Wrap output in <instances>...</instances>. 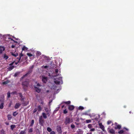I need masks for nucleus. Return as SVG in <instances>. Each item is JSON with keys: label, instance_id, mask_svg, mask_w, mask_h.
Here are the masks:
<instances>
[{"label": "nucleus", "instance_id": "23", "mask_svg": "<svg viewBox=\"0 0 134 134\" xmlns=\"http://www.w3.org/2000/svg\"><path fill=\"white\" fill-rule=\"evenodd\" d=\"M9 57L6 54H4V55L3 57V58L4 59H5V60L7 59Z\"/></svg>", "mask_w": 134, "mask_h": 134}, {"label": "nucleus", "instance_id": "48", "mask_svg": "<svg viewBox=\"0 0 134 134\" xmlns=\"http://www.w3.org/2000/svg\"><path fill=\"white\" fill-rule=\"evenodd\" d=\"M37 55H40L41 54V53L39 52H37Z\"/></svg>", "mask_w": 134, "mask_h": 134}, {"label": "nucleus", "instance_id": "22", "mask_svg": "<svg viewBox=\"0 0 134 134\" xmlns=\"http://www.w3.org/2000/svg\"><path fill=\"white\" fill-rule=\"evenodd\" d=\"M34 120H32L31 121V124L30 125V127H32L34 123Z\"/></svg>", "mask_w": 134, "mask_h": 134}, {"label": "nucleus", "instance_id": "36", "mask_svg": "<svg viewBox=\"0 0 134 134\" xmlns=\"http://www.w3.org/2000/svg\"><path fill=\"white\" fill-rule=\"evenodd\" d=\"M79 110H82L84 109V108L82 106H80L79 107Z\"/></svg>", "mask_w": 134, "mask_h": 134}, {"label": "nucleus", "instance_id": "51", "mask_svg": "<svg viewBox=\"0 0 134 134\" xmlns=\"http://www.w3.org/2000/svg\"><path fill=\"white\" fill-rule=\"evenodd\" d=\"M36 86H37L40 87V86H41V85L39 83H38L37 84Z\"/></svg>", "mask_w": 134, "mask_h": 134}, {"label": "nucleus", "instance_id": "60", "mask_svg": "<svg viewBox=\"0 0 134 134\" xmlns=\"http://www.w3.org/2000/svg\"><path fill=\"white\" fill-rule=\"evenodd\" d=\"M85 100H88V99L87 98H86L85 99Z\"/></svg>", "mask_w": 134, "mask_h": 134}, {"label": "nucleus", "instance_id": "18", "mask_svg": "<svg viewBox=\"0 0 134 134\" xmlns=\"http://www.w3.org/2000/svg\"><path fill=\"white\" fill-rule=\"evenodd\" d=\"M11 54L12 55L14 56L15 57H16L18 55V54L17 53H12Z\"/></svg>", "mask_w": 134, "mask_h": 134}, {"label": "nucleus", "instance_id": "45", "mask_svg": "<svg viewBox=\"0 0 134 134\" xmlns=\"http://www.w3.org/2000/svg\"><path fill=\"white\" fill-rule=\"evenodd\" d=\"M37 108H35L34 111H33V113H34L36 112V111H37Z\"/></svg>", "mask_w": 134, "mask_h": 134}, {"label": "nucleus", "instance_id": "47", "mask_svg": "<svg viewBox=\"0 0 134 134\" xmlns=\"http://www.w3.org/2000/svg\"><path fill=\"white\" fill-rule=\"evenodd\" d=\"M50 133V134H55V133L54 131H51Z\"/></svg>", "mask_w": 134, "mask_h": 134}, {"label": "nucleus", "instance_id": "40", "mask_svg": "<svg viewBox=\"0 0 134 134\" xmlns=\"http://www.w3.org/2000/svg\"><path fill=\"white\" fill-rule=\"evenodd\" d=\"M112 123V121L110 120H109L107 122V124L109 125Z\"/></svg>", "mask_w": 134, "mask_h": 134}, {"label": "nucleus", "instance_id": "32", "mask_svg": "<svg viewBox=\"0 0 134 134\" xmlns=\"http://www.w3.org/2000/svg\"><path fill=\"white\" fill-rule=\"evenodd\" d=\"M124 132V131L123 130H121L119 131L118 132V133L119 134H122Z\"/></svg>", "mask_w": 134, "mask_h": 134}, {"label": "nucleus", "instance_id": "10", "mask_svg": "<svg viewBox=\"0 0 134 134\" xmlns=\"http://www.w3.org/2000/svg\"><path fill=\"white\" fill-rule=\"evenodd\" d=\"M74 108V107L72 105H70L68 107V109L70 111L73 110Z\"/></svg>", "mask_w": 134, "mask_h": 134}, {"label": "nucleus", "instance_id": "62", "mask_svg": "<svg viewBox=\"0 0 134 134\" xmlns=\"http://www.w3.org/2000/svg\"><path fill=\"white\" fill-rule=\"evenodd\" d=\"M49 92V90H47V92Z\"/></svg>", "mask_w": 134, "mask_h": 134}, {"label": "nucleus", "instance_id": "7", "mask_svg": "<svg viewBox=\"0 0 134 134\" xmlns=\"http://www.w3.org/2000/svg\"><path fill=\"white\" fill-rule=\"evenodd\" d=\"M42 82L44 83H46L47 81V78L46 77L42 76Z\"/></svg>", "mask_w": 134, "mask_h": 134}, {"label": "nucleus", "instance_id": "24", "mask_svg": "<svg viewBox=\"0 0 134 134\" xmlns=\"http://www.w3.org/2000/svg\"><path fill=\"white\" fill-rule=\"evenodd\" d=\"M42 115L43 116V118L44 119H46L47 118V117L46 116V115L45 113H42Z\"/></svg>", "mask_w": 134, "mask_h": 134}, {"label": "nucleus", "instance_id": "27", "mask_svg": "<svg viewBox=\"0 0 134 134\" xmlns=\"http://www.w3.org/2000/svg\"><path fill=\"white\" fill-rule=\"evenodd\" d=\"M18 113L16 112V111H15L13 112V115L14 116H16L18 114Z\"/></svg>", "mask_w": 134, "mask_h": 134}, {"label": "nucleus", "instance_id": "46", "mask_svg": "<svg viewBox=\"0 0 134 134\" xmlns=\"http://www.w3.org/2000/svg\"><path fill=\"white\" fill-rule=\"evenodd\" d=\"M19 73L18 72H16L15 73L14 76V77H15L18 76V75L19 74Z\"/></svg>", "mask_w": 134, "mask_h": 134}, {"label": "nucleus", "instance_id": "30", "mask_svg": "<svg viewBox=\"0 0 134 134\" xmlns=\"http://www.w3.org/2000/svg\"><path fill=\"white\" fill-rule=\"evenodd\" d=\"M33 132V129L32 128H30L28 132L29 133L32 132Z\"/></svg>", "mask_w": 134, "mask_h": 134}, {"label": "nucleus", "instance_id": "50", "mask_svg": "<svg viewBox=\"0 0 134 134\" xmlns=\"http://www.w3.org/2000/svg\"><path fill=\"white\" fill-rule=\"evenodd\" d=\"M95 130V129L94 128H92L91 129L90 131H93Z\"/></svg>", "mask_w": 134, "mask_h": 134}, {"label": "nucleus", "instance_id": "53", "mask_svg": "<svg viewBox=\"0 0 134 134\" xmlns=\"http://www.w3.org/2000/svg\"><path fill=\"white\" fill-rule=\"evenodd\" d=\"M14 63V62H13L12 63H11L10 64H9V65H11V66H12V65H13Z\"/></svg>", "mask_w": 134, "mask_h": 134}, {"label": "nucleus", "instance_id": "31", "mask_svg": "<svg viewBox=\"0 0 134 134\" xmlns=\"http://www.w3.org/2000/svg\"><path fill=\"white\" fill-rule=\"evenodd\" d=\"M47 131L49 132H51L52 131V129L49 127H47Z\"/></svg>", "mask_w": 134, "mask_h": 134}, {"label": "nucleus", "instance_id": "28", "mask_svg": "<svg viewBox=\"0 0 134 134\" xmlns=\"http://www.w3.org/2000/svg\"><path fill=\"white\" fill-rule=\"evenodd\" d=\"M14 66H10L9 67V70L10 71L12 70L14 68Z\"/></svg>", "mask_w": 134, "mask_h": 134}, {"label": "nucleus", "instance_id": "4", "mask_svg": "<svg viewBox=\"0 0 134 134\" xmlns=\"http://www.w3.org/2000/svg\"><path fill=\"white\" fill-rule=\"evenodd\" d=\"M44 123V120L43 119L42 116H41L39 118V123L41 125L43 126Z\"/></svg>", "mask_w": 134, "mask_h": 134}, {"label": "nucleus", "instance_id": "6", "mask_svg": "<svg viewBox=\"0 0 134 134\" xmlns=\"http://www.w3.org/2000/svg\"><path fill=\"white\" fill-rule=\"evenodd\" d=\"M32 71V69H31L30 70H29L25 74V75H24L21 77V79H23L24 78L25 76H27L29 74L31 73Z\"/></svg>", "mask_w": 134, "mask_h": 134}, {"label": "nucleus", "instance_id": "21", "mask_svg": "<svg viewBox=\"0 0 134 134\" xmlns=\"http://www.w3.org/2000/svg\"><path fill=\"white\" fill-rule=\"evenodd\" d=\"M28 48H27L25 46H24L22 49V51H26L27 50Z\"/></svg>", "mask_w": 134, "mask_h": 134}, {"label": "nucleus", "instance_id": "54", "mask_svg": "<svg viewBox=\"0 0 134 134\" xmlns=\"http://www.w3.org/2000/svg\"><path fill=\"white\" fill-rule=\"evenodd\" d=\"M5 124L7 125H9V124L8 122H6L5 123Z\"/></svg>", "mask_w": 134, "mask_h": 134}, {"label": "nucleus", "instance_id": "33", "mask_svg": "<svg viewBox=\"0 0 134 134\" xmlns=\"http://www.w3.org/2000/svg\"><path fill=\"white\" fill-rule=\"evenodd\" d=\"M7 97L9 98L10 97V92L8 91L7 93Z\"/></svg>", "mask_w": 134, "mask_h": 134}, {"label": "nucleus", "instance_id": "12", "mask_svg": "<svg viewBox=\"0 0 134 134\" xmlns=\"http://www.w3.org/2000/svg\"><path fill=\"white\" fill-rule=\"evenodd\" d=\"M5 50V48L3 46H0V54L2 53Z\"/></svg>", "mask_w": 134, "mask_h": 134}, {"label": "nucleus", "instance_id": "42", "mask_svg": "<svg viewBox=\"0 0 134 134\" xmlns=\"http://www.w3.org/2000/svg\"><path fill=\"white\" fill-rule=\"evenodd\" d=\"M27 55L30 57H31L32 56V55L30 53H27Z\"/></svg>", "mask_w": 134, "mask_h": 134}, {"label": "nucleus", "instance_id": "38", "mask_svg": "<svg viewBox=\"0 0 134 134\" xmlns=\"http://www.w3.org/2000/svg\"><path fill=\"white\" fill-rule=\"evenodd\" d=\"M8 119L9 120H11L12 118V117L11 116V115H9L8 116Z\"/></svg>", "mask_w": 134, "mask_h": 134}, {"label": "nucleus", "instance_id": "44", "mask_svg": "<svg viewBox=\"0 0 134 134\" xmlns=\"http://www.w3.org/2000/svg\"><path fill=\"white\" fill-rule=\"evenodd\" d=\"M86 121L87 123H89L91 122V120H86Z\"/></svg>", "mask_w": 134, "mask_h": 134}, {"label": "nucleus", "instance_id": "55", "mask_svg": "<svg viewBox=\"0 0 134 134\" xmlns=\"http://www.w3.org/2000/svg\"><path fill=\"white\" fill-rule=\"evenodd\" d=\"M14 47H15V46H14V45H12V48H14Z\"/></svg>", "mask_w": 134, "mask_h": 134}, {"label": "nucleus", "instance_id": "37", "mask_svg": "<svg viewBox=\"0 0 134 134\" xmlns=\"http://www.w3.org/2000/svg\"><path fill=\"white\" fill-rule=\"evenodd\" d=\"M1 134H5V131L3 129H2L1 130Z\"/></svg>", "mask_w": 134, "mask_h": 134}, {"label": "nucleus", "instance_id": "41", "mask_svg": "<svg viewBox=\"0 0 134 134\" xmlns=\"http://www.w3.org/2000/svg\"><path fill=\"white\" fill-rule=\"evenodd\" d=\"M71 127L72 129L74 128L75 127V125L74 124H72L71 125Z\"/></svg>", "mask_w": 134, "mask_h": 134}, {"label": "nucleus", "instance_id": "19", "mask_svg": "<svg viewBox=\"0 0 134 134\" xmlns=\"http://www.w3.org/2000/svg\"><path fill=\"white\" fill-rule=\"evenodd\" d=\"M37 110L38 112H40L42 110V108L41 107V106L38 105L37 107Z\"/></svg>", "mask_w": 134, "mask_h": 134}, {"label": "nucleus", "instance_id": "43", "mask_svg": "<svg viewBox=\"0 0 134 134\" xmlns=\"http://www.w3.org/2000/svg\"><path fill=\"white\" fill-rule=\"evenodd\" d=\"M88 127L90 129H91L92 127V125L91 124H89L88 125Z\"/></svg>", "mask_w": 134, "mask_h": 134}, {"label": "nucleus", "instance_id": "11", "mask_svg": "<svg viewBox=\"0 0 134 134\" xmlns=\"http://www.w3.org/2000/svg\"><path fill=\"white\" fill-rule=\"evenodd\" d=\"M20 105L21 104L19 103H16L14 108L15 109H18L19 108Z\"/></svg>", "mask_w": 134, "mask_h": 134}, {"label": "nucleus", "instance_id": "35", "mask_svg": "<svg viewBox=\"0 0 134 134\" xmlns=\"http://www.w3.org/2000/svg\"><path fill=\"white\" fill-rule=\"evenodd\" d=\"M18 94H19V96L21 98H22L23 97V96L21 93H18Z\"/></svg>", "mask_w": 134, "mask_h": 134}, {"label": "nucleus", "instance_id": "29", "mask_svg": "<svg viewBox=\"0 0 134 134\" xmlns=\"http://www.w3.org/2000/svg\"><path fill=\"white\" fill-rule=\"evenodd\" d=\"M15 127V125H12L10 126L11 129L12 130H13Z\"/></svg>", "mask_w": 134, "mask_h": 134}, {"label": "nucleus", "instance_id": "17", "mask_svg": "<svg viewBox=\"0 0 134 134\" xmlns=\"http://www.w3.org/2000/svg\"><path fill=\"white\" fill-rule=\"evenodd\" d=\"M27 57H26L25 58H23V57L21 59H20V63H21V62H24V61H25Z\"/></svg>", "mask_w": 134, "mask_h": 134}, {"label": "nucleus", "instance_id": "5", "mask_svg": "<svg viewBox=\"0 0 134 134\" xmlns=\"http://www.w3.org/2000/svg\"><path fill=\"white\" fill-rule=\"evenodd\" d=\"M57 130L59 133H61L62 132V127L60 126H58L57 127Z\"/></svg>", "mask_w": 134, "mask_h": 134}, {"label": "nucleus", "instance_id": "2", "mask_svg": "<svg viewBox=\"0 0 134 134\" xmlns=\"http://www.w3.org/2000/svg\"><path fill=\"white\" fill-rule=\"evenodd\" d=\"M72 120L69 117L67 116L66 117L64 121V123L66 125L69 124L70 122H72Z\"/></svg>", "mask_w": 134, "mask_h": 134}, {"label": "nucleus", "instance_id": "20", "mask_svg": "<svg viewBox=\"0 0 134 134\" xmlns=\"http://www.w3.org/2000/svg\"><path fill=\"white\" fill-rule=\"evenodd\" d=\"M4 103L3 102H2L0 104V108L2 109L3 108Z\"/></svg>", "mask_w": 134, "mask_h": 134}, {"label": "nucleus", "instance_id": "57", "mask_svg": "<svg viewBox=\"0 0 134 134\" xmlns=\"http://www.w3.org/2000/svg\"><path fill=\"white\" fill-rule=\"evenodd\" d=\"M62 77H60L59 78V80H62Z\"/></svg>", "mask_w": 134, "mask_h": 134}, {"label": "nucleus", "instance_id": "34", "mask_svg": "<svg viewBox=\"0 0 134 134\" xmlns=\"http://www.w3.org/2000/svg\"><path fill=\"white\" fill-rule=\"evenodd\" d=\"M71 102L70 101H68L67 102H64V103L66 104H70Z\"/></svg>", "mask_w": 134, "mask_h": 134}, {"label": "nucleus", "instance_id": "61", "mask_svg": "<svg viewBox=\"0 0 134 134\" xmlns=\"http://www.w3.org/2000/svg\"><path fill=\"white\" fill-rule=\"evenodd\" d=\"M64 107V105H63L62 106V108H63V107Z\"/></svg>", "mask_w": 134, "mask_h": 134}, {"label": "nucleus", "instance_id": "64", "mask_svg": "<svg viewBox=\"0 0 134 134\" xmlns=\"http://www.w3.org/2000/svg\"><path fill=\"white\" fill-rule=\"evenodd\" d=\"M16 93V92H13V93Z\"/></svg>", "mask_w": 134, "mask_h": 134}, {"label": "nucleus", "instance_id": "13", "mask_svg": "<svg viewBox=\"0 0 134 134\" xmlns=\"http://www.w3.org/2000/svg\"><path fill=\"white\" fill-rule=\"evenodd\" d=\"M58 69H56L55 70V74H56L55 75H54V77H56L57 76L59 75V74H58Z\"/></svg>", "mask_w": 134, "mask_h": 134}, {"label": "nucleus", "instance_id": "16", "mask_svg": "<svg viewBox=\"0 0 134 134\" xmlns=\"http://www.w3.org/2000/svg\"><path fill=\"white\" fill-rule=\"evenodd\" d=\"M10 82V81L8 80H7L6 81H4L2 82V84L3 85H6L8 83H9Z\"/></svg>", "mask_w": 134, "mask_h": 134}, {"label": "nucleus", "instance_id": "9", "mask_svg": "<svg viewBox=\"0 0 134 134\" xmlns=\"http://www.w3.org/2000/svg\"><path fill=\"white\" fill-rule=\"evenodd\" d=\"M99 125L100 126V128L102 129V130L103 131H104L105 130H104V126L101 123H100L99 124Z\"/></svg>", "mask_w": 134, "mask_h": 134}, {"label": "nucleus", "instance_id": "63", "mask_svg": "<svg viewBox=\"0 0 134 134\" xmlns=\"http://www.w3.org/2000/svg\"><path fill=\"white\" fill-rule=\"evenodd\" d=\"M129 113H131V111H129Z\"/></svg>", "mask_w": 134, "mask_h": 134}, {"label": "nucleus", "instance_id": "52", "mask_svg": "<svg viewBox=\"0 0 134 134\" xmlns=\"http://www.w3.org/2000/svg\"><path fill=\"white\" fill-rule=\"evenodd\" d=\"M12 103V101H11L9 104V107H10L11 106Z\"/></svg>", "mask_w": 134, "mask_h": 134}, {"label": "nucleus", "instance_id": "39", "mask_svg": "<svg viewBox=\"0 0 134 134\" xmlns=\"http://www.w3.org/2000/svg\"><path fill=\"white\" fill-rule=\"evenodd\" d=\"M68 113V111L66 109H65L64 110L63 113L64 114H66Z\"/></svg>", "mask_w": 134, "mask_h": 134}, {"label": "nucleus", "instance_id": "3", "mask_svg": "<svg viewBox=\"0 0 134 134\" xmlns=\"http://www.w3.org/2000/svg\"><path fill=\"white\" fill-rule=\"evenodd\" d=\"M23 56V54L21 53L19 55V57L17 58V59H18L17 62H15V63L16 65H17L18 64L20 63V60L21 58Z\"/></svg>", "mask_w": 134, "mask_h": 134}, {"label": "nucleus", "instance_id": "56", "mask_svg": "<svg viewBox=\"0 0 134 134\" xmlns=\"http://www.w3.org/2000/svg\"><path fill=\"white\" fill-rule=\"evenodd\" d=\"M124 129H125V130H126L127 131H128V129H127V128H126L124 127Z\"/></svg>", "mask_w": 134, "mask_h": 134}, {"label": "nucleus", "instance_id": "49", "mask_svg": "<svg viewBox=\"0 0 134 134\" xmlns=\"http://www.w3.org/2000/svg\"><path fill=\"white\" fill-rule=\"evenodd\" d=\"M45 110L46 112H48V110L47 108H46L45 109Z\"/></svg>", "mask_w": 134, "mask_h": 134}, {"label": "nucleus", "instance_id": "15", "mask_svg": "<svg viewBox=\"0 0 134 134\" xmlns=\"http://www.w3.org/2000/svg\"><path fill=\"white\" fill-rule=\"evenodd\" d=\"M109 132L111 134H114L115 133V131L114 129H111L109 130Z\"/></svg>", "mask_w": 134, "mask_h": 134}, {"label": "nucleus", "instance_id": "1", "mask_svg": "<svg viewBox=\"0 0 134 134\" xmlns=\"http://www.w3.org/2000/svg\"><path fill=\"white\" fill-rule=\"evenodd\" d=\"M29 82L26 81L23 82L22 83L23 88L25 91H26L27 90V88L28 86Z\"/></svg>", "mask_w": 134, "mask_h": 134}, {"label": "nucleus", "instance_id": "14", "mask_svg": "<svg viewBox=\"0 0 134 134\" xmlns=\"http://www.w3.org/2000/svg\"><path fill=\"white\" fill-rule=\"evenodd\" d=\"M121 128V126L119 124H117L116 125V126L115 127L114 129H120Z\"/></svg>", "mask_w": 134, "mask_h": 134}, {"label": "nucleus", "instance_id": "8", "mask_svg": "<svg viewBox=\"0 0 134 134\" xmlns=\"http://www.w3.org/2000/svg\"><path fill=\"white\" fill-rule=\"evenodd\" d=\"M34 88L36 92L38 93H39L40 92L41 90V89L37 87L36 86H34Z\"/></svg>", "mask_w": 134, "mask_h": 134}, {"label": "nucleus", "instance_id": "25", "mask_svg": "<svg viewBox=\"0 0 134 134\" xmlns=\"http://www.w3.org/2000/svg\"><path fill=\"white\" fill-rule=\"evenodd\" d=\"M26 129L24 130L23 131H21L19 133V134H25L26 133Z\"/></svg>", "mask_w": 134, "mask_h": 134}, {"label": "nucleus", "instance_id": "59", "mask_svg": "<svg viewBox=\"0 0 134 134\" xmlns=\"http://www.w3.org/2000/svg\"><path fill=\"white\" fill-rule=\"evenodd\" d=\"M87 134H92V133L91 132L90 133H87Z\"/></svg>", "mask_w": 134, "mask_h": 134}, {"label": "nucleus", "instance_id": "26", "mask_svg": "<svg viewBox=\"0 0 134 134\" xmlns=\"http://www.w3.org/2000/svg\"><path fill=\"white\" fill-rule=\"evenodd\" d=\"M60 82V81H58L57 80H55L54 81V83L57 84H59Z\"/></svg>", "mask_w": 134, "mask_h": 134}, {"label": "nucleus", "instance_id": "58", "mask_svg": "<svg viewBox=\"0 0 134 134\" xmlns=\"http://www.w3.org/2000/svg\"><path fill=\"white\" fill-rule=\"evenodd\" d=\"M48 67V66H44V68H47Z\"/></svg>", "mask_w": 134, "mask_h": 134}]
</instances>
